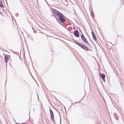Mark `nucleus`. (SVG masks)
<instances>
[{
    "instance_id": "1",
    "label": "nucleus",
    "mask_w": 124,
    "mask_h": 124,
    "mask_svg": "<svg viewBox=\"0 0 124 124\" xmlns=\"http://www.w3.org/2000/svg\"><path fill=\"white\" fill-rule=\"evenodd\" d=\"M52 12L56 16H54V17L56 19V21L58 22V21H60L62 23H64L66 21L65 18L66 17L62 13L59 12L54 9H53L52 11Z\"/></svg>"
},
{
    "instance_id": "2",
    "label": "nucleus",
    "mask_w": 124,
    "mask_h": 124,
    "mask_svg": "<svg viewBox=\"0 0 124 124\" xmlns=\"http://www.w3.org/2000/svg\"><path fill=\"white\" fill-rule=\"evenodd\" d=\"M75 43L78 46L80 47L81 48L85 51H89V50L87 47L84 44H83L80 42H78L75 41Z\"/></svg>"
},
{
    "instance_id": "3",
    "label": "nucleus",
    "mask_w": 124,
    "mask_h": 124,
    "mask_svg": "<svg viewBox=\"0 0 124 124\" xmlns=\"http://www.w3.org/2000/svg\"><path fill=\"white\" fill-rule=\"evenodd\" d=\"M81 38L82 40L86 44H88V42L87 41L85 37L82 34L81 36Z\"/></svg>"
},
{
    "instance_id": "4",
    "label": "nucleus",
    "mask_w": 124,
    "mask_h": 124,
    "mask_svg": "<svg viewBox=\"0 0 124 124\" xmlns=\"http://www.w3.org/2000/svg\"><path fill=\"white\" fill-rule=\"evenodd\" d=\"M73 34L76 37H78L79 36L78 31V30H76L74 31Z\"/></svg>"
},
{
    "instance_id": "5",
    "label": "nucleus",
    "mask_w": 124,
    "mask_h": 124,
    "mask_svg": "<svg viewBox=\"0 0 124 124\" xmlns=\"http://www.w3.org/2000/svg\"><path fill=\"white\" fill-rule=\"evenodd\" d=\"M101 78L102 79L103 81L104 82H105V75L103 73H101Z\"/></svg>"
},
{
    "instance_id": "6",
    "label": "nucleus",
    "mask_w": 124,
    "mask_h": 124,
    "mask_svg": "<svg viewBox=\"0 0 124 124\" xmlns=\"http://www.w3.org/2000/svg\"><path fill=\"white\" fill-rule=\"evenodd\" d=\"M92 33L93 36V40L95 41H96L97 39L93 31H92Z\"/></svg>"
},
{
    "instance_id": "7",
    "label": "nucleus",
    "mask_w": 124,
    "mask_h": 124,
    "mask_svg": "<svg viewBox=\"0 0 124 124\" xmlns=\"http://www.w3.org/2000/svg\"><path fill=\"white\" fill-rule=\"evenodd\" d=\"M49 107L50 108L49 112L50 114V116H54V113L53 111L51 110L50 107L49 106Z\"/></svg>"
},
{
    "instance_id": "8",
    "label": "nucleus",
    "mask_w": 124,
    "mask_h": 124,
    "mask_svg": "<svg viewBox=\"0 0 124 124\" xmlns=\"http://www.w3.org/2000/svg\"><path fill=\"white\" fill-rule=\"evenodd\" d=\"M51 119V120L53 122L54 124V123L55 122V120L54 119V116H50Z\"/></svg>"
},
{
    "instance_id": "9",
    "label": "nucleus",
    "mask_w": 124,
    "mask_h": 124,
    "mask_svg": "<svg viewBox=\"0 0 124 124\" xmlns=\"http://www.w3.org/2000/svg\"><path fill=\"white\" fill-rule=\"evenodd\" d=\"M58 23L61 25H62V26L64 27L65 28L68 29V28H67L65 26H66V25L63 24H62L61 23V22H58Z\"/></svg>"
},
{
    "instance_id": "10",
    "label": "nucleus",
    "mask_w": 124,
    "mask_h": 124,
    "mask_svg": "<svg viewBox=\"0 0 124 124\" xmlns=\"http://www.w3.org/2000/svg\"><path fill=\"white\" fill-rule=\"evenodd\" d=\"M91 16L93 19L94 17V13L93 12H91Z\"/></svg>"
},
{
    "instance_id": "11",
    "label": "nucleus",
    "mask_w": 124,
    "mask_h": 124,
    "mask_svg": "<svg viewBox=\"0 0 124 124\" xmlns=\"http://www.w3.org/2000/svg\"><path fill=\"white\" fill-rule=\"evenodd\" d=\"M12 51V52L14 54H15L16 55H18L19 54V53L18 52L14 51V52L12 50H11Z\"/></svg>"
},
{
    "instance_id": "12",
    "label": "nucleus",
    "mask_w": 124,
    "mask_h": 124,
    "mask_svg": "<svg viewBox=\"0 0 124 124\" xmlns=\"http://www.w3.org/2000/svg\"><path fill=\"white\" fill-rule=\"evenodd\" d=\"M114 116L115 117V119L116 120H118L119 119L117 117L116 114H115L114 115Z\"/></svg>"
},
{
    "instance_id": "13",
    "label": "nucleus",
    "mask_w": 124,
    "mask_h": 124,
    "mask_svg": "<svg viewBox=\"0 0 124 124\" xmlns=\"http://www.w3.org/2000/svg\"><path fill=\"white\" fill-rule=\"evenodd\" d=\"M3 5L1 1H0V7L1 8L3 7Z\"/></svg>"
},
{
    "instance_id": "14",
    "label": "nucleus",
    "mask_w": 124,
    "mask_h": 124,
    "mask_svg": "<svg viewBox=\"0 0 124 124\" xmlns=\"http://www.w3.org/2000/svg\"><path fill=\"white\" fill-rule=\"evenodd\" d=\"M4 58L5 60H8V56H7L6 55L5 56H4Z\"/></svg>"
},
{
    "instance_id": "15",
    "label": "nucleus",
    "mask_w": 124,
    "mask_h": 124,
    "mask_svg": "<svg viewBox=\"0 0 124 124\" xmlns=\"http://www.w3.org/2000/svg\"><path fill=\"white\" fill-rule=\"evenodd\" d=\"M8 60H5V62L6 63V66H7V63L8 62Z\"/></svg>"
},
{
    "instance_id": "16",
    "label": "nucleus",
    "mask_w": 124,
    "mask_h": 124,
    "mask_svg": "<svg viewBox=\"0 0 124 124\" xmlns=\"http://www.w3.org/2000/svg\"><path fill=\"white\" fill-rule=\"evenodd\" d=\"M15 16H16L17 17L18 16V14L17 13H16L15 14Z\"/></svg>"
},
{
    "instance_id": "17",
    "label": "nucleus",
    "mask_w": 124,
    "mask_h": 124,
    "mask_svg": "<svg viewBox=\"0 0 124 124\" xmlns=\"http://www.w3.org/2000/svg\"><path fill=\"white\" fill-rule=\"evenodd\" d=\"M30 39L32 41H33L34 40L32 38H30Z\"/></svg>"
},
{
    "instance_id": "18",
    "label": "nucleus",
    "mask_w": 124,
    "mask_h": 124,
    "mask_svg": "<svg viewBox=\"0 0 124 124\" xmlns=\"http://www.w3.org/2000/svg\"><path fill=\"white\" fill-rule=\"evenodd\" d=\"M33 32H34V33H36L37 32V31L36 30H33Z\"/></svg>"
},
{
    "instance_id": "19",
    "label": "nucleus",
    "mask_w": 124,
    "mask_h": 124,
    "mask_svg": "<svg viewBox=\"0 0 124 124\" xmlns=\"http://www.w3.org/2000/svg\"><path fill=\"white\" fill-rule=\"evenodd\" d=\"M0 15H3V14L1 12H0Z\"/></svg>"
},
{
    "instance_id": "20",
    "label": "nucleus",
    "mask_w": 124,
    "mask_h": 124,
    "mask_svg": "<svg viewBox=\"0 0 124 124\" xmlns=\"http://www.w3.org/2000/svg\"><path fill=\"white\" fill-rule=\"evenodd\" d=\"M61 117H60V124H61Z\"/></svg>"
},
{
    "instance_id": "21",
    "label": "nucleus",
    "mask_w": 124,
    "mask_h": 124,
    "mask_svg": "<svg viewBox=\"0 0 124 124\" xmlns=\"http://www.w3.org/2000/svg\"><path fill=\"white\" fill-rule=\"evenodd\" d=\"M74 14H75V10L74 9Z\"/></svg>"
},
{
    "instance_id": "22",
    "label": "nucleus",
    "mask_w": 124,
    "mask_h": 124,
    "mask_svg": "<svg viewBox=\"0 0 124 124\" xmlns=\"http://www.w3.org/2000/svg\"><path fill=\"white\" fill-rule=\"evenodd\" d=\"M32 30H34V28H33V27L32 26Z\"/></svg>"
},
{
    "instance_id": "23",
    "label": "nucleus",
    "mask_w": 124,
    "mask_h": 124,
    "mask_svg": "<svg viewBox=\"0 0 124 124\" xmlns=\"http://www.w3.org/2000/svg\"><path fill=\"white\" fill-rule=\"evenodd\" d=\"M25 124L24 123H23L21 124Z\"/></svg>"
},
{
    "instance_id": "24",
    "label": "nucleus",
    "mask_w": 124,
    "mask_h": 124,
    "mask_svg": "<svg viewBox=\"0 0 124 124\" xmlns=\"http://www.w3.org/2000/svg\"><path fill=\"white\" fill-rule=\"evenodd\" d=\"M54 16H55V15H51V16H54Z\"/></svg>"
},
{
    "instance_id": "25",
    "label": "nucleus",
    "mask_w": 124,
    "mask_h": 124,
    "mask_svg": "<svg viewBox=\"0 0 124 124\" xmlns=\"http://www.w3.org/2000/svg\"><path fill=\"white\" fill-rule=\"evenodd\" d=\"M79 29L80 30V31H81V30H80V29Z\"/></svg>"
},
{
    "instance_id": "26",
    "label": "nucleus",
    "mask_w": 124,
    "mask_h": 124,
    "mask_svg": "<svg viewBox=\"0 0 124 124\" xmlns=\"http://www.w3.org/2000/svg\"><path fill=\"white\" fill-rule=\"evenodd\" d=\"M71 107V106H70V107Z\"/></svg>"
},
{
    "instance_id": "27",
    "label": "nucleus",
    "mask_w": 124,
    "mask_h": 124,
    "mask_svg": "<svg viewBox=\"0 0 124 124\" xmlns=\"http://www.w3.org/2000/svg\"><path fill=\"white\" fill-rule=\"evenodd\" d=\"M0 49H1V50H2L0 48Z\"/></svg>"
},
{
    "instance_id": "28",
    "label": "nucleus",
    "mask_w": 124,
    "mask_h": 124,
    "mask_svg": "<svg viewBox=\"0 0 124 124\" xmlns=\"http://www.w3.org/2000/svg\"><path fill=\"white\" fill-rule=\"evenodd\" d=\"M74 103L73 104V105L74 104Z\"/></svg>"
}]
</instances>
